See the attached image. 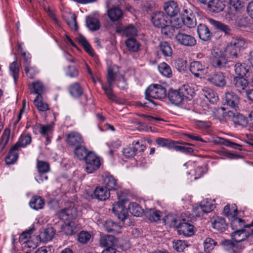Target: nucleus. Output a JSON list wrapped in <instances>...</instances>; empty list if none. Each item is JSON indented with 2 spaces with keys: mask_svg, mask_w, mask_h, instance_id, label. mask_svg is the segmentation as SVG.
<instances>
[{
  "mask_svg": "<svg viewBox=\"0 0 253 253\" xmlns=\"http://www.w3.org/2000/svg\"><path fill=\"white\" fill-rule=\"evenodd\" d=\"M246 46L245 39L237 38L233 39L225 48L224 51L226 56L231 58H237L241 54L242 50Z\"/></svg>",
  "mask_w": 253,
  "mask_h": 253,
  "instance_id": "1",
  "label": "nucleus"
},
{
  "mask_svg": "<svg viewBox=\"0 0 253 253\" xmlns=\"http://www.w3.org/2000/svg\"><path fill=\"white\" fill-rule=\"evenodd\" d=\"M166 96V88L160 84H151L145 90L146 99L154 106L156 105V103L150 98L162 100L165 98Z\"/></svg>",
  "mask_w": 253,
  "mask_h": 253,
  "instance_id": "2",
  "label": "nucleus"
},
{
  "mask_svg": "<svg viewBox=\"0 0 253 253\" xmlns=\"http://www.w3.org/2000/svg\"><path fill=\"white\" fill-rule=\"evenodd\" d=\"M186 90L184 86L178 90L170 88L168 94L169 101L175 105H180L186 97Z\"/></svg>",
  "mask_w": 253,
  "mask_h": 253,
  "instance_id": "3",
  "label": "nucleus"
},
{
  "mask_svg": "<svg viewBox=\"0 0 253 253\" xmlns=\"http://www.w3.org/2000/svg\"><path fill=\"white\" fill-rule=\"evenodd\" d=\"M85 162V171L91 173L96 170L100 166V161L94 153L90 152L84 160Z\"/></svg>",
  "mask_w": 253,
  "mask_h": 253,
  "instance_id": "4",
  "label": "nucleus"
},
{
  "mask_svg": "<svg viewBox=\"0 0 253 253\" xmlns=\"http://www.w3.org/2000/svg\"><path fill=\"white\" fill-rule=\"evenodd\" d=\"M175 39L178 44L185 46L192 47L196 44V40L193 36L183 32H178Z\"/></svg>",
  "mask_w": 253,
  "mask_h": 253,
  "instance_id": "5",
  "label": "nucleus"
},
{
  "mask_svg": "<svg viewBox=\"0 0 253 253\" xmlns=\"http://www.w3.org/2000/svg\"><path fill=\"white\" fill-rule=\"evenodd\" d=\"M182 222L180 221L177 227L178 232L180 235H183L186 237H190L194 234V226L188 223L189 219H182Z\"/></svg>",
  "mask_w": 253,
  "mask_h": 253,
  "instance_id": "6",
  "label": "nucleus"
},
{
  "mask_svg": "<svg viewBox=\"0 0 253 253\" xmlns=\"http://www.w3.org/2000/svg\"><path fill=\"white\" fill-rule=\"evenodd\" d=\"M215 208L214 204L210 200L207 199L202 201L200 205L196 207L193 211L196 216H200L201 215V211L204 213H207L211 211Z\"/></svg>",
  "mask_w": 253,
  "mask_h": 253,
  "instance_id": "7",
  "label": "nucleus"
},
{
  "mask_svg": "<svg viewBox=\"0 0 253 253\" xmlns=\"http://www.w3.org/2000/svg\"><path fill=\"white\" fill-rule=\"evenodd\" d=\"M189 69L192 74L197 78H202L207 73L205 65L199 61H193L190 64Z\"/></svg>",
  "mask_w": 253,
  "mask_h": 253,
  "instance_id": "8",
  "label": "nucleus"
},
{
  "mask_svg": "<svg viewBox=\"0 0 253 253\" xmlns=\"http://www.w3.org/2000/svg\"><path fill=\"white\" fill-rule=\"evenodd\" d=\"M212 54L213 56L212 63L213 66L218 69L224 68L227 61L223 52L218 49H214Z\"/></svg>",
  "mask_w": 253,
  "mask_h": 253,
  "instance_id": "9",
  "label": "nucleus"
},
{
  "mask_svg": "<svg viewBox=\"0 0 253 253\" xmlns=\"http://www.w3.org/2000/svg\"><path fill=\"white\" fill-rule=\"evenodd\" d=\"M208 81L212 84L218 87H223L226 83L225 76L221 72H215L209 75Z\"/></svg>",
  "mask_w": 253,
  "mask_h": 253,
  "instance_id": "10",
  "label": "nucleus"
},
{
  "mask_svg": "<svg viewBox=\"0 0 253 253\" xmlns=\"http://www.w3.org/2000/svg\"><path fill=\"white\" fill-rule=\"evenodd\" d=\"M183 24L191 28L196 25V20L193 12L190 9L185 8L182 17Z\"/></svg>",
  "mask_w": 253,
  "mask_h": 253,
  "instance_id": "11",
  "label": "nucleus"
},
{
  "mask_svg": "<svg viewBox=\"0 0 253 253\" xmlns=\"http://www.w3.org/2000/svg\"><path fill=\"white\" fill-rule=\"evenodd\" d=\"M168 19V16L161 11L154 12L151 18V21L154 26L159 28L164 27L165 24H167Z\"/></svg>",
  "mask_w": 253,
  "mask_h": 253,
  "instance_id": "12",
  "label": "nucleus"
},
{
  "mask_svg": "<svg viewBox=\"0 0 253 253\" xmlns=\"http://www.w3.org/2000/svg\"><path fill=\"white\" fill-rule=\"evenodd\" d=\"M227 115L232 119L235 124L241 126L243 127H246L248 124V119L242 114L238 113L236 110H235V111H228Z\"/></svg>",
  "mask_w": 253,
  "mask_h": 253,
  "instance_id": "13",
  "label": "nucleus"
},
{
  "mask_svg": "<svg viewBox=\"0 0 253 253\" xmlns=\"http://www.w3.org/2000/svg\"><path fill=\"white\" fill-rule=\"evenodd\" d=\"M225 103L235 110H237L239 103V98L233 92H227L224 96Z\"/></svg>",
  "mask_w": 253,
  "mask_h": 253,
  "instance_id": "14",
  "label": "nucleus"
},
{
  "mask_svg": "<svg viewBox=\"0 0 253 253\" xmlns=\"http://www.w3.org/2000/svg\"><path fill=\"white\" fill-rule=\"evenodd\" d=\"M247 78L236 77L233 80V84L236 89L239 92H242L249 85Z\"/></svg>",
  "mask_w": 253,
  "mask_h": 253,
  "instance_id": "15",
  "label": "nucleus"
},
{
  "mask_svg": "<svg viewBox=\"0 0 253 253\" xmlns=\"http://www.w3.org/2000/svg\"><path fill=\"white\" fill-rule=\"evenodd\" d=\"M197 33L199 38L205 41H209L211 38L212 34L207 25L200 24L197 27Z\"/></svg>",
  "mask_w": 253,
  "mask_h": 253,
  "instance_id": "16",
  "label": "nucleus"
},
{
  "mask_svg": "<svg viewBox=\"0 0 253 253\" xmlns=\"http://www.w3.org/2000/svg\"><path fill=\"white\" fill-rule=\"evenodd\" d=\"M67 143L70 145L78 146L83 142V139L81 135L76 131H72L67 136Z\"/></svg>",
  "mask_w": 253,
  "mask_h": 253,
  "instance_id": "17",
  "label": "nucleus"
},
{
  "mask_svg": "<svg viewBox=\"0 0 253 253\" xmlns=\"http://www.w3.org/2000/svg\"><path fill=\"white\" fill-rule=\"evenodd\" d=\"M112 211L117 217L122 221H124L127 218V210L123 204H118L114 205L112 208Z\"/></svg>",
  "mask_w": 253,
  "mask_h": 253,
  "instance_id": "18",
  "label": "nucleus"
},
{
  "mask_svg": "<svg viewBox=\"0 0 253 253\" xmlns=\"http://www.w3.org/2000/svg\"><path fill=\"white\" fill-rule=\"evenodd\" d=\"M110 197L108 190L103 187H97L94 191L93 198L100 201H105Z\"/></svg>",
  "mask_w": 253,
  "mask_h": 253,
  "instance_id": "19",
  "label": "nucleus"
},
{
  "mask_svg": "<svg viewBox=\"0 0 253 253\" xmlns=\"http://www.w3.org/2000/svg\"><path fill=\"white\" fill-rule=\"evenodd\" d=\"M156 144L161 147H167L169 149H172L173 145L175 144H184L188 145H191V144L186 142H180L179 141H175L170 139L164 138H158L156 140Z\"/></svg>",
  "mask_w": 253,
  "mask_h": 253,
  "instance_id": "20",
  "label": "nucleus"
},
{
  "mask_svg": "<svg viewBox=\"0 0 253 253\" xmlns=\"http://www.w3.org/2000/svg\"><path fill=\"white\" fill-rule=\"evenodd\" d=\"M164 9L167 15L170 17L174 16L179 12L178 5L173 1L166 2L164 6Z\"/></svg>",
  "mask_w": 253,
  "mask_h": 253,
  "instance_id": "21",
  "label": "nucleus"
},
{
  "mask_svg": "<svg viewBox=\"0 0 253 253\" xmlns=\"http://www.w3.org/2000/svg\"><path fill=\"white\" fill-rule=\"evenodd\" d=\"M56 231L52 227H48L42 232L40 235V239L41 241L42 242H47L51 241L53 238Z\"/></svg>",
  "mask_w": 253,
  "mask_h": 253,
  "instance_id": "22",
  "label": "nucleus"
},
{
  "mask_svg": "<svg viewBox=\"0 0 253 253\" xmlns=\"http://www.w3.org/2000/svg\"><path fill=\"white\" fill-rule=\"evenodd\" d=\"M250 234L246 232L245 229L234 230L232 233L231 237L236 243H240L246 240Z\"/></svg>",
  "mask_w": 253,
  "mask_h": 253,
  "instance_id": "23",
  "label": "nucleus"
},
{
  "mask_svg": "<svg viewBox=\"0 0 253 253\" xmlns=\"http://www.w3.org/2000/svg\"><path fill=\"white\" fill-rule=\"evenodd\" d=\"M108 15L111 21H116L123 18V12L120 7L114 6L108 10Z\"/></svg>",
  "mask_w": 253,
  "mask_h": 253,
  "instance_id": "24",
  "label": "nucleus"
},
{
  "mask_svg": "<svg viewBox=\"0 0 253 253\" xmlns=\"http://www.w3.org/2000/svg\"><path fill=\"white\" fill-rule=\"evenodd\" d=\"M253 226V222L251 224H245L244 220L236 216L232 217L231 221V227L234 230L243 229L244 228H249Z\"/></svg>",
  "mask_w": 253,
  "mask_h": 253,
  "instance_id": "25",
  "label": "nucleus"
},
{
  "mask_svg": "<svg viewBox=\"0 0 253 253\" xmlns=\"http://www.w3.org/2000/svg\"><path fill=\"white\" fill-rule=\"evenodd\" d=\"M144 213L150 221L154 222L160 220L162 216L161 212L155 209H147Z\"/></svg>",
  "mask_w": 253,
  "mask_h": 253,
  "instance_id": "26",
  "label": "nucleus"
},
{
  "mask_svg": "<svg viewBox=\"0 0 253 253\" xmlns=\"http://www.w3.org/2000/svg\"><path fill=\"white\" fill-rule=\"evenodd\" d=\"M117 242V240L116 238L112 235L101 237L99 240L100 246L107 248L113 247L116 245Z\"/></svg>",
  "mask_w": 253,
  "mask_h": 253,
  "instance_id": "27",
  "label": "nucleus"
},
{
  "mask_svg": "<svg viewBox=\"0 0 253 253\" xmlns=\"http://www.w3.org/2000/svg\"><path fill=\"white\" fill-rule=\"evenodd\" d=\"M132 145V147L127 146L123 149L122 152L126 158H131L136 155L138 150L137 145H139V141H133Z\"/></svg>",
  "mask_w": 253,
  "mask_h": 253,
  "instance_id": "28",
  "label": "nucleus"
},
{
  "mask_svg": "<svg viewBox=\"0 0 253 253\" xmlns=\"http://www.w3.org/2000/svg\"><path fill=\"white\" fill-rule=\"evenodd\" d=\"M19 148L15 145L13 146L9 151L8 155L5 158V162L7 165H11L15 163L18 159L17 151Z\"/></svg>",
  "mask_w": 253,
  "mask_h": 253,
  "instance_id": "29",
  "label": "nucleus"
},
{
  "mask_svg": "<svg viewBox=\"0 0 253 253\" xmlns=\"http://www.w3.org/2000/svg\"><path fill=\"white\" fill-rule=\"evenodd\" d=\"M207 5L210 11L215 13L222 11L225 7L221 0H211Z\"/></svg>",
  "mask_w": 253,
  "mask_h": 253,
  "instance_id": "30",
  "label": "nucleus"
},
{
  "mask_svg": "<svg viewBox=\"0 0 253 253\" xmlns=\"http://www.w3.org/2000/svg\"><path fill=\"white\" fill-rule=\"evenodd\" d=\"M163 221L165 224L169 227H175L177 228L178 225V223H179L180 220H178V218L177 215L172 214H169L165 216L163 218Z\"/></svg>",
  "mask_w": 253,
  "mask_h": 253,
  "instance_id": "31",
  "label": "nucleus"
},
{
  "mask_svg": "<svg viewBox=\"0 0 253 253\" xmlns=\"http://www.w3.org/2000/svg\"><path fill=\"white\" fill-rule=\"evenodd\" d=\"M212 227L215 229L222 232L225 230L227 224L223 218L216 217L211 222Z\"/></svg>",
  "mask_w": 253,
  "mask_h": 253,
  "instance_id": "32",
  "label": "nucleus"
},
{
  "mask_svg": "<svg viewBox=\"0 0 253 253\" xmlns=\"http://www.w3.org/2000/svg\"><path fill=\"white\" fill-rule=\"evenodd\" d=\"M105 230L108 232L119 233L121 231V226L112 220H107L103 224Z\"/></svg>",
  "mask_w": 253,
  "mask_h": 253,
  "instance_id": "33",
  "label": "nucleus"
},
{
  "mask_svg": "<svg viewBox=\"0 0 253 253\" xmlns=\"http://www.w3.org/2000/svg\"><path fill=\"white\" fill-rule=\"evenodd\" d=\"M75 210L73 208H65L58 213L59 217L63 220H68L74 218L73 213Z\"/></svg>",
  "mask_w": 253,
  "mask_h": 253,
  "instance_id": "34",
  "label": "nucleus"
},
{
  "mask_svg": "<svg viewBox=\"0 0 253 253\" xmlns=\"http://www.w3.org/2000/svg\"><path fill=\"white\" fill-rule=\"evenodd\" d=\"M86 26L91 31H96L100 28L98 19L92 16H87L85 20Z\"/></svg>",
  "mask_w": 253,
  "mask_h": 253,
  "instance_id": "35",
  "label": "nucleus"
},
{
  "mask_svg": "<svg viewBox=\"0 0 253 253\" xmlns=\"http://www.w3.org/2000/svg\"><path fill=\"white\" fill-rule=\"evenodd\" d=\"M31 208L35 210L41 209L43 207L44 202L41 197L39 196H33L29 203Z\"/></svg>",
  "mask_w": 253,
  "mask_h": 253,
  "instance_id": "36",
  "label": "nucleus"
},
{
  "mask_svg": "<svg viewBox=\"0 0 253 253\" xmlns=\"http://www.w3.org/2000/svg\"><path fill=\"white\" fill-rule=\"evenodd\" d=\"M234 71L237 77H244L247 78V74L249 72V68L245 64L236 63L234 66Z\"/></svg>",
  "mask_w": 253,
  "mask_h": 253,
  "instance_id": "37",
  "label": "nucleus"
},
{
  "mask_svg": "<svg viewBox=\"0 0 253 253\" xmlns=\"http://www.w3.org/2000/svg\"><path fill=\"white\" fill-rule=\"evenodd\" d=\"M125 43L128 50L130 52H137L140 48L139 43L133 38H128Z\"/></svg>",
  "mask_w": 253,
  "mask_h": 253,
  "instance_id": "38",
  "label": "nucleus"
},
{
  "mask_svg": "<svg viewBox=\"0 0 253 253\" xmlns=\"http://www.w3.org/2000/svg\"><path fill=\"white\" fill-rule=\"evenodd\" d=\"M224 250L228 251L229 253H237L241 249L239 248L237 243H234L230 240H225L222 242Z\"/></svg>",
  "mask_w": 253,
  "mask_h": 253,
  "instance_id": "39",
  "label": "nucleus"
},
{
  "mask_svg": "<svg viewBox=\"0 0 253 253\" xmlns=\"http://www.w3.org/2000/svg\"><path fill=\"white\" fill-rule=\"evenodd\" d=\"M74 152L79 159L84 160L90 152H88L84 146L79 145L75 148Z\"/></svg>",
  "mask_w": 253,
  "mask_h": 253,
  "instance_id": "40",
  "label": "nucleus"
},
{
  "mask_svg": "<svg viewBox=\"0 0 253 253\" xmlns=\"http://www.w3.org/2000/svg\"><path fill=\"white\" fill-rule=\"evenodd\" d=\"M105 187L109 191L117 189L118 185L116 180L112 175H107L104 179Z\"/></svg>",
  "mask_w": 253,
  "mask_h": 253,
  "instance_id": "41",
  "label": "nucleus"
},
{
  "mask_svg": "<svg viewBox=\"0 0 253 253\" xmlns=\"http://www.w3.org/2000/svg\"><path fill=\"white\" fill-rule=\"evenodd\" d=\"M113 86H110L107 84H102V88L108 98L112 101L117 102L118 101L117 97L113 93Z\"/></svg>",
  "mask_w": 253,
  "mask_h": 253,
  "instance_id": "42",
  "label": "nucleus"
},
{
  "mask_svg": "<svg viewBox=\"0 0 253 253\" xmlns=\"http://www.w3.org/2000/svg\"><path fill=\"white\" fill-rule=\"evenodd\" d=\"M128 209L129 212L135 216H140L143 213V210L137 203L129 204Z\"/></svg>",
  "mask_w": 253,
  "mask_h": 253,
  "instance_id": "43",
  "label": "nucleus"
},
{
  "mask_svg": "<svg viewBox=\"0 0 253 253\" xmlns=\"http://www.w3.org/2000/svg\"><path fill=\"white\" fill-rule=\"evenodd\" d=\"M159 48L164 56L166 57L171 56L172 54V49L167 42H162L159 44Z\"/></svg>",
  "mask_w": 253,
  "mask_h": 253,
  "instance_id": "44",
  "label": "nucleus"
},
{
  "mask_svg": "<svg viewBox=\"0 0 253 253\" xmlns=\"http://www.w3.org/2000/svg\"><path fill=\"white\" fill-rule=\"evenodd\" d=\"M70 93L74 97H79L83 94V90L78 83H75L70 86Z\"/></svg>",
  "mask_w": 253,
  "mask_h": 253,
  "instance_id": "45",
  "label": "nucleus"
},
{
  "mask_svg": "<svg viewBox=\"0 0 253 253\" xmlns=\"http://www.w3.org/2000/svg\"><path fill=\"white\" fill-rule=\"evenodd\" d=\"M42 99V96H37L34 101V103L40 111H46L49 109L48 105L47 103L43 102Z\"/></svg>",
  "mask_w": 253,
  "mask_h": 253,
  "instance_id": "46",
  "label": "nucleus"
},
{
  "mask_svg": "<svg viewBox=\"0 0 253 253\" xmlns=\"http://www.w3.org/2000/svg\"><path fill=\"white\" fill-rule=\"evenodd\" d=\"M210 22L212 25L225 34H229L230 33L231 29L228 26L214 20H211Z\"/></svg>",
  "mask_w": 253,
  "mask_h": 253,
  "instance_id": "47",
  "label": "nucleus"
},
{
  "mask_svg": "<svg viewBox=\"0 0 253 253\" xmlns=\"http://www.w3.org/2000/svg\"><path fill=\"white\" fill-rule=\"evenodd\" d=\"M31 142V136L29 134H22L19 141L14 145L18 148L20 147H25Z\"/></svg>",
  "mask_w": 253,
  "mask_h": 253,
  "instance_id": "48",
  "label": "nucleus"
},
{
  "mask_svg": "<svg viewBox=\"0 0 253 253\" xmlns=\"http://www.w3.org/2000/svg\"><path fill=\"white\" fill-rule=\"evenodd\" d=\"M160 72L164 76L170 78L172 76L171 70L167 63L163 62L158 66Z\"/></svg>",
  "mask_w": 253,
  "mask_h": 253,
  "instance_id": "49",
  "label": "nucleus"
},
{
  "mask_svg": "<svg viewBox=\"0 0 253 253\" xmlns=\"http://www.w3.org/2000/svg\"><path fill=\"white\" fill-rule=\"evenodd\" d=\"M217 245L216 242L211 238H207L204 242V249L206 252L210 253Z\"/></svg>",
  "mask_w": 253,
  "mask_h": 253,
  "instance_id": "50",
  "label": "nucleus"
},
{
  "mask_svg": "<svg viewBox=\"0 0 253 253\" xmlns=\"http://www.w3.org/2000/svg\"><path fill=\"white\" fill-rule=\"evenodd\" d=\"M124 35L127 37H133L137 35V28L132 24H129L123 30Z\"/></svg>",
  "mask_w": 253,
  "mask_h": 253,
  "instance_id": "51",
  "label": "nucleus"
},
{
  "mask_svg": "<svg viewBox=\"0 0 253 253\" xmlns=\"http://www.w3.org/2000/svg\"><path fill=\"white\" fill-rule=\"evenodd\" d=\"M9 70L11 74L12 75L14 82L16 83L19 77V69L16 60L13 61L10 64Z\"/></svg>",
  "mask_w": 253,
  "mask_h": 253,
  "instance_id": "52",
  "label": "nucleus"
},
{
  "mask_svg": "<svg viewBox=\"0 0 253 253\" xmlns=\"http://www.w3.org/2000/svg\"><path fill=\"white\" fill-rule=\"evenodd\" d=\"M164 27H161L162 34L169 38H171L174 34L175 30L171 25H168V22L165 24Z\"/></svg>",
  "mask_w": 253,
  "mask_h": 253,
  "instance_id": "53",
  "label": "nucleus"
},
{
  "mask_svg": "<svg viewBox=\"0 0 253 253\" xmlns=\"http://www.w3.org/2000/svg\"><path fill=\"white\" fill-rule=\"evenodd\" d=\"M37 168L38 171L41 174L45 173L49 170V165L45 162L38 161Z\"/></svg>",
  "mask_w": 253,
  "mask_h": 253,
  "instance_id": "54",
  "label": "nucleus"
},
{
  "mask_svg": "<svg viewBox=\"0 0 253 253\" xmlns=\"http://www.w3.org/2000/svg\"><path fill=\"white\" fill-rule=\"evenodd\" d=\"M34 91L33 93L37 94V96H41V94L44 91V87L43 84L40 82H36L32 84Z\"/></svg>",
  "mask_w": 253,
  "mask_h": 253,
  "instance_id": "55",
  "label": "nucleus"
},
{
  "mask_svg": "<svg viewBox=\"0 0 253 253\" xmlns=\"http://www.w3.org/2000/svg\"><path fill=\"white\" fill-rule=\"evenodd\" d=\"M63 231L67 235H72L76 233L77 230L73 223L65 224L62 227Z\"/></svg>",
  "mask_w": 253,
  "mask_h": 253,
  "instance_id": "56",
  "label": "nucleus"
},
{
  "mask_svg": "<svg viewBox=\"0 0 253 253\" xmlns=\"http://www.w3.org/2000/svg\"><path fill=\"white\" fill-rule=\"evenodd\" d=\"M188 247L187 242L182 240H177L173 242V247L177 252H183Z\"/></svg>",
  "mask_w": 253,
  "mask_h": 253,
  "instance_id": "57",
  "label": "nucleus"
},
{
  "mask_svg": "<svg viewBox=\"0 0 253 253\" xmlns=\"http://www.w3.org/2000/svg\"><path fill=\"white\" fill-rule=\"evenodd\" d=\"M116 73H115L111 68H109L107 71V84L110 86H114V82L116 78Z\"/></svg>",
  "mask_w": 253,
  "mask_h": 253,
  "instance_id": "58",
  "label": "nucleus"
},
{
  "mask_svg": "<svg viewBox=\"0 0 253 253\" xmlns=\"http://www.w3.org/2000/svg\"><path fill=\"white\" fill-rule=\"evenodd\" d=\"M91 237L90 234L86 231H83L80 233L78 236V241L82 244L87 243Z\"/></svg>",
  "mask_w": 253,
  "mask_h": 253,
  "instance_id": "59",
  "label": "nucleus"
},
{
  "mask_svg": "<svg viewBox=\"0 0 253 253\" xmlns=\"http://www.w3.org/2000/svg\"><path fill=\"white\" fill-rule=\"evenodd\" d=\"M219 143L222 145H224L226 146L229 147L230 148H234V149H238V147H241L242 145L230 141L229 140L225 139L224 138H220Z\"/></svg>",
  "mask_w": 253,
  "mask_h": 253,
  "instance_id": "60",
  "label": "nucleus"
},
{
  "mask_svg": "<svg viewBox=\"0 0 253 253\" xmlns=\"http://www.w3.org/2000/svg\"><path fill=\"white\" fill-rule=\"evenodd\" d=\"M177 144H174L172 148L177 151H180L185 154H190L194 151L193 149L191 147L179 146Z\"/></svg>",
  "mask_w": 253,
  "mask_h": 253,
  "instance_id": "61",
  "label": "nucleus"
},
{
  "mask_svg": "<svg viewBox=\"0 0 253 253\" xmlns=\"http://www.w3.org/2000/svg\"><path fill=\"white\" fill-rule=\"evenodd\" d=\"M223 212L224 215L227 217H233L234 216H236L237 215L238 210L236 208L233 210V212H231L230 207L229 205H227L225 206L223 209Z\"/></svg>",
  "mask_w": 253,
  "mask_h": 253,
  "instance_id": "62",
  "label": "nucleus"
},
{
  "mask_svg": "<svg viewBox=\"0 0 253 253\" xmlns=\"http://www.w3.org/2000/svg\"><path fill=\"white\" fill-rule=\"evenodd\" d=\"M182 24H183V23L182 18H179L174 17L170 21V25L172 26L173 28H174V30L175 29H178L180 28Z\"/></svg>",
  "mask_w": 253,
  "mask_h": 253,
  "instance_id": "63",
  "label": "nucleus"
},
{
  "mask_svg": "<svg viewBox=\"0 0 253 253\" xmlns=\"http://www.w3.org/2000/svg\"><path fill=\"white\" fill-rule=\"evenodd\" d=\"M9 135L10 130L8 129H5L1 136V144L3 145V147H4L7 143L9 140Z\"/></svg>",
  "mask_w": 253,
  "mask_h": 253,
  "instance_id": "64",
  "label": "nucleus"
}]
</instances>
